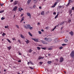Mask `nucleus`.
<instances>
[{
    "label": "nucleus",
    "instance_id": "obj_1",
    "mask_svg": "<svg viewBox=\"0 0 74 74\" xmlns=\"http://www.w3.org/2000/svg\"><path fill=\"white\" fill-rule=\"evenodd\" d=\"M24 27L27 29H29L30 30H32V29H33V27H31V26L29 24L24 25Z\"/></svg>",
    "mask_w": 74,
    "mask_h": 74
},
{
    "label": "nucleus",
    "instance_id": "obj_2",
    "mask_svg": "<svg viewBox=\"0 0 74 74\" xmlns=\"http://www.w3.org/2000/svg\"><path fill=\"white\" fill-rule=\"evenodd\" d=\"M70 55L72 58H74V50L72 51Z\"/></svg>",
    "mask_w": 74,
    "mask_h": 74
},
{
    "label": "nucleus",
    "instance_id": "obj_3",
    "mask_svg": "<svg viewBox=\"0 0 74 74\" xmlns=\"http://www.w3.org/2000/svg\"><path fill=\"white\" fill-rule=\"evenodd\" d=\"M40 41L42 42V44H48L44 40H40Z\"/></svg>",
    "mask_w": 74,
    "mask_h": 74
},
{
    "label": "nucleus",
    "instance_id": "obj_4",
    "mask_svg": "<svg viewBox=\"0 0 74 74\" xmlns=\"http://www.w3.org/2000/svg\"><path fill=\"white\" fill-rule=\"evenodd\" d=\"M64 61L63 60V58L61 57L60 58V62H62Z\"/></svg>",
    "mask_w": 74,
    "mask_h": 74
},
{
    "label": "nucleus",
    "instance_id": "obj_5",
    "mask_svg": "<svg viewBox=\"0 0 74 74\" xmlns=\"http://www.w3.org/2000/svg\"><path fill=\"white\" fill-rule=\"evenodd\" d=\"M32 40H34V41H35L36 42H38V39H37L36 38H32Z\"/></svg>",
    "mask_w": 74,
    "mask_h": 74
},
{
    "label": "nucleus",
    "instance_id": "obj_6",
    "mask_svg": "<svg viewBox=\"0 0 74 74\" xmlns=\"http://www.w3.org/2000/svg\"><path fill=\"white\" fill-rule=\"evenodd\" d=\"M19 3L18 1H15L14 2V5H16V4H18V3Z\"/></svg>",
    "mask_w": 74,
    "mask_h": 74
},
{
    "label": "nucleus",
    "instance_id": "obj_7",
    "mask_svg": "<svg viewBox=\"0 0 74 74\" xmlns=\"http://www.w3.org/2000/svg\"><path fill=\"white\" fill-rule=\"evenodd\" d=\"M18 8V7L17 6H15L14 7V8L13 10L14 11H16V10Z\"/></svg>",
    "mask_w": 74,
    "mask_h": 74
},
{
    "label": "nucleus",
    "instance_id": "obj_8",
    "mask_svg": "<svg viewBox=\"0 0 74 74\" xmlns=\"http://www.w3.org/2000/svg\"><path fill=\"white\" fill-rule=\"evenodd\" d=\"M69 34H71V35L72 36H73L74 34V33H73V31H71L69 33Z\"/></svg>",
    "mask_w": 74,
    "mask_h": 74
},
{
    "label": "nucleus",
    "instance_id": "obj_9",
    "mask_svg": "<svg viewBox=\"0 0 74 74\" xmlns=\"http://www.w3.org/2000/svg\"><path fill=\"white\" fill-rule=\"evenodd\" d=\"M56 4H57V3H56V2L54 5H53L52 6H51V8H53L54 7H55V6H56Z\"/></svg>",
    "mask_w": 74,
    "mask_h": 74
},
{
    "label": "nucleus",
    "instance_id": "obj_10",
    "mask_svg": "<svg viewBox=\"0 0 74 74\" xmlns=\"http://www.w3.org/2000/svg\"><path fill=\"white\" fill-rule=\"evenodd\" d=\"M22 10H23V9L21 8H18V11H20V12H21V11Z\"/></svg>",
    "mask_w": 74,
    "mask_h": 74
},
{
    "label": "nucleus",
    "instance_id": "obj_11",
    "mask_svg": "<svg viewBox=\"0 0 74 74\" xmlns=\"http://www.w3.org/2000/svg\"><path fill=\"white\" fill-rule=\"evenodd\" d=\"M44 57H41V56H39V57H38V59L39 60H40V59H44Z\"/></svg>",
    "mask_w": 74,
    "mask_h": 74
},
{
    "label": "nucleus",
    "instance_id": "obj_12",
    "mask_svg": "<svg viewBox=\"0 0 74 74\" xmlns=\"http://www.w3.org/2000/svg\"><path fill=\"white\" fill-rule=\"evenodd\" d=\"M52 41V39L51 38H49L48 39V40H47V41L48 42H51Z\"/></svg>",
    "mask_w": 74,
    "mask_h": 74
},
{
    "label": "nucleus",
    "instance_id": "obj_13",
    "mask_svg": "<svg viewBox=\"0 0 74 74\" xmlns=\"http://www.w3.org/2000/svg\"><path fill=\"white\" fill-rule=\"evenodd\" d=\"M71 1V0H69V2L66 5V6H68L70 4V2Z\"/></svg>",
    "mask_w": 74,
    "mask_h": 74
},
{
    "label": "nucleus",
    "instance_id": "obj_14",
    "mask_svg": "<svg viewBox=\"0 0 74 74\" xmlns=\"http://www.w3.org/2000/svg\"><path fill=\"white\" fill-rule=\"evenodd\" d=\"M7 48H8V49L9 50H10V49H11V46H9V47H7Z\"/></svg>",
    "mask_w": 74,
    "mask_h": 74
},
{
    "label": "nucleus",
    "instance_id": "obj_15",
    "mask_svg": "<svg viewBox=\"0 0 74 74\" xmlns=\"http://www.w3.org/2000/svg\"><path fill=\"white\" fill-rule=\"evenodd\" d=\"M27 15L28 16H30V15H31L30 13H27Z\"/></svg>",
    "mask_w": 74,
    "mask_h": 74
},
{
    "label": "nucleus",
    "instance_id": "obj_16",
    "mask_svg": "<svg viewBox=\"0 0 74 74\" xmlns=\"http://www.w3.org/2000/svg\"><path fill=\"white\" fill-rule=\"evenodd\" d=\"M24 17H23V18H22V19L20 21V22L21 23L23 21H24Z\"/></svg>",
    "mask_w": 74,
    "mask_h": 74
},
{
    "label": "nucleus",
    "instance_id": "obj_17",
    "mask_svg": "<svg viewBox=\"0 0 74 74\" xmlns=\"http://www.w3.org/2000/svg\"><path fill=\"white\" fill-rule=\"evenodd\" d=\"M31 1H32V0H29L27 1V3L28 4H29L30 3V2H31Z\"/></svg>",
    "mask_w": 74,
    "mask_h": 74
},
{
    "label": "nucleus",
    "instance_id": "obj_18",
    "mask_svg": "<svg viewBox=\"0 0 74 74\" xmlns=\"http://www.w3.org/2000/svg\"><path fill=\"white\" fill-rule=\"evenodd\" d=\"M41 15H44L45 14L44 13V11H42L41 13Z\"/></svg>",
    "mask_w": 74,
    "mask_h": 74
},
{
    "label": "nucleus",
    "instance_id": "obj_19",
    "mask_svg": "<svg viewBox=\"0 0 74 74\" xmlns=\"http://www.w3.org/2000/svg\"><path fill=\"white\" fill-rule=\"evenodd\" d=\"M27 41H25V42H26V43H27V44H28V43H29V40H27Z\"/></svg>",
    "mask_w": 74,
    "mask_h": 74
},
{
    "label": "nucleus",
    "instance_id": "obj_20",
    "mask_svg": "<svg viewBox=\"0 0 74 74\" xmlns=\"http://www.w3.org/2000/svg\"><path fill=\"white\" fill-rule=\"evenodd\" d=\"M21 38H24V39L25 38V37L22 34L21 35Z\"/></svg>",
    "mask_w": 74,
    "mask_h": 74
},
{
    "label": "nucleus",
    "instance_id": "obj_21",
    "mask_svg": "<svg viewBox=\"0 0 74 74\" xmlns=\"http://www.w3.org/2000/svg\"><path fill=\"white\" fill-rule=\"evenodd\" d=\"M48 38H44V40H45L46 41H48Z\"/></svg>",
    "mask_w": 74,
    "mask_h": 74
},
{
    "label": "nucleus",
    "instance_id": "obj_22",
    "mask_svg": "<svg viewBox=\"0 0 74 74\" xmlns=\"http://www.w3.org/2000/svg\"><path fill=\"white\" fill-rule=\"evenodd\" d=\"M4 10H3L1 11H0V13H3V12H4Z\"/></svg>",
    "mask_w": 74,
    "mask_h": 74
},
{
    "label": "nucleus",
    "instance_id": "obj_23",
    "mask_svg": "<svg viewBox=\"0 0 74 74\" xmlns=\"http://www.w3.org/2000/svg\"><path fill=\"white\" fill-rule=\"evenodd\" d=\"M47 63L48 64H51V63H52V62L51 61H49Z\"/></svg>",
    "mask_w": 74,
    "mask_h": 74
},
{
    "label": "nucleus",
    "instance_id": "obj_24",
    "mask_svg": "<svg viewBox=\"0 0 74 74\" xmlns=\"http://www.w3.org/2000/svg\"><path fill=\"white\" fill-rule=\"evenodd\" d=\"M71 20L70 19L68 20V23H70V22H71Z\"/></svg>",
    "mask_w": 74,
    "mask_h": 74
},
{
    "label": "nucleus",
    "instance_id": "obj_25",
    "mask_svg": "<svg viewBox=\"0 0 74 74\" xmlns=\"http://www.w3.org/2000/svg\"><path fill=\"white\" fill-rule=\"evenodd\" d=\"M20 44H21V40H18L17 41Z\"/></svg>",
    "mask_w": 74,
    "mask_h": 74
},
{
    "label": "nucleus",
    "instance_id": "obj_26",
    "mask_svg": "<svg viewBox=\"0 0 74 74\" xmlns=\"http://www.w3.org/2000/svg\"><path fill=\"white\" fill-rule=\"evenodd\" d=\"M70 14H71V13L72 12V10H70L69 11Z\"/></svg>",
    "mask_w": 74,
    "mask_h": 74
},
{
    "label": "nucleus",
    "instance_id": "obj_27",
    "mask_svg": "<svg viewBox=\"0 0 74 74\" xmlns=\"http://www.w3.org/2000/svg\"><path fill=\"white\" fill-rule=\"evenodd\" d=\"M38 50H40L41 48H40V47H38L37 48Z\"/></svg>",
    "mask_w": 74,
    "mask_h": 74
},
{
    "label": "nucleus",
    "instance_id": "obj_28",
    "mask_svg": "<svg viewBox=\"0 0 74 74\" xmlns=\"http://www.w3.org/2000/svg\"><path fill=\"white\" fill-rule=\"evenodd\" d=\"M30 63L31 64H32V65H34V64H33V63L31 61H30Z\"/></svg>",
    "mask_w": 74,
    "mask_h": 74
},
{
    "label": "nucleus",
    "instance_id": "obj_29",
    "mask_svg": "<svg viewBox=\"0 0 74 74\" xmlns=\"http://www.w3.org/2000/svg\"><path fill=\"white\" fill-rule=\"evenodd\" d=\"M28 33L30 36H32V34H31V33H30V32H28Z\"/></svg>",
    "mask_w": 74,
    "mask_h": 74
},
{
    "label": "nucleus",
    "instance_id": "obj_30",
    "mask_svg": "<svg viewBox=\"0 0 74 74\" xmlns=\"http://www.w3.org/2000/svg\"><path fill=\"white\" fill-rule=\"evenodd\" d=\"M29 52H30V53H31V52H32V49H30L29 51Z\"/></svg>",
    "mask_w": 74,
    "mask_h": 74
},
{
    "label": "nucleus",
    "instance_id": "obj_31",
    "mask_svg": "<svg viewBox=\"0 0 74 74\" xmlns=\"http://www.w3.org/2000/svg\"><path fill=\"white\" fill-rule=\"evenodd\" d=\"M64 22L63 23L61 22L60 24V25H63L64 24Z\"/></svg>",
    "mask_w": 74,
    "mask_h": 74
},
{
    "label": "nucleus",
    "instance_id": "obj_32",
    "mask_svg": "<svg viewBox=\"0 0 74 74\" xmlns=\"http://www.w3.org/2000/svg\"><path fill=\"white\" fill-rule=\"evenodd\" d=\"M16 27L17 29H19V26H18V25H16Z\"/></svg>",
    "mask_w": 74,
    "mask_h": 74
},
{
    "label": "nucleus",
    "instance_id": "obj_33",
    "mask_svg": "<svg viewBox=\"0 0 74 74\" xmlns=\"http://www.w3.org/2000/svg\"><path fill=\"white\" fill-rule=\"evenodd\" d=\"M29 68L31 69H32V70H33V69H34L31 66H29Z\"/></svg>",
    "mask_w": 74,
    "mask_h": 74
},
{
    "label": "nucleus",
    "instance_id": "obj_34",
    "mask_svg": "<svg viewBox=\"0 0 74 74\" xmlns=\"http://www.w3.org/2000/svg\"><path fill=\"white\" fill-rule=\"evenodd\" d=\"M7 40L9 42L11 43V41H10V40H9L8 39H7Z\"/></svg>",
    "mask_w": 74,
    "mask_h": 74
},
{
    "label": "nucleus",
    "instance_id": "obj_35",
    "mask_svg": "<svg viewBox=\"0 0 74 74\" xmlns=\"http://www.w3.org/2000/svg\"><path fill=\"white\" fill-rule=\"evenodd\" d=\"M39 63H40V64L42 65V62H39Z\"/></svg>",
    "mask_w": 74,
    "mask_h": 74
},
{
    "label": "nucleus",
    "instance_id": "obj_36",
    "mask_svg": "<svg viewBox=\"0 0 74 74\" xmlns=\"http://www.w3.org/2000/svg\"><path fill=\"white\" fill-rule=\"evenodd\" d=\"M62 46H65V45H66V44H62Z\"/></svg>",
    "mask_w": 74,
    "mask_h": 74
},
{
    "label": "nucleus",
    "instance_id": "obj_37",
    "mask_svg": "<svg viewBox=\"0 0 74 74\" xmlns=\"http://www.w3.org/2000/svg\"><path fill=\"white\" fill-rule=\"evenodd\" d=\"M5 19V18L4 17H2L1 18V20H4Z\"/></svg>",
    "mask_w": 74,
    "mask_h": 74
},
{
    "label": "nucleus",
    "instance_id": "obj_38",
    "mask_svg": "<svg viewBox=\"0 0 74 74\" xmlns=\"http://www.w3.org/2000/svg\"><path fill=\"white\" fill-rule=\"evenodd\" d=\"M2 35H3V36H4L5 35V34L4 33H3Z\"/></svg>",
    "mask_w": 74,
    "mask_h": 74
},
{
    "label": "nucleus",
    "instance_id": "obj_39",
    "mask_svg": "<svg viewBox=\"0 0 74 74\" xmlns=\"http://www.w3.org/2000/svg\"><path fill=\"white\" fill-rule=\"evenodd\" d=\"M64 41L65 42H67V41H68V40H67V39H65L64 40Z\"/></svg>",
    "mask_w": 74,
    "mask_h": 74
},
{
    "label": "nucleus",
    "instance_id": "obj_40",
    "mask_svg": "<svg viewBox=\"0 0 74 74\" xmlns=\"http://www.w3.org/2000/svg\"><path fill=\"white\" fill-rule=\"evenodd\" d=\"M36 7V5H34L33 7L34 8H35Z\"/></svg>",
    "mask_w": 74,
    "mask_h": 74
},
{
    "label": "nucleus",
    "instance_id": "obj_41",
    "mask_svg": "<svg viewBox=\"0 0 74 74\" xmlns=\"http://www.w3.org/2000/svg\"><path fill=\"white\" fill-rule=\"evenodd\" d=\"M60 49H63V47H60Z\"/></svg>",
    "mask_w": 74,
    "mask_h": 74
},
{
    "label": "nucleus",
    "instance_id": "obj_42",
    "mask_svg": "<svg viewBox=\"0 0 74 74\" xmlns=\"http://www.w3.org/2000/svg\"><path fill=\"white\" fill-rule=\"evenodd\" d=\"M38 33L39 34H41V32L40 31H38Z\"/></svg>",
    "mask_w": 74,
    "mask_h": 74
},
{
    "label": "nucleus",
    "instance_id": "obj_43",
    "mask_svg": "<svg viewBox=\"0 0 74 74\" xmlns=\"http://www.w3.org/2000/svg\"><path fill=\"white\" fill-rule=\"evenodd\" d=\"M72 10H74V7H73L71 9Z\"/></svg>",
    "mask_w": 74,
    "mask_h": 74
},
{
    "label": "nucleus",
    "instance_id": "obj_44",
    "mask_svg": "<svg viewBox=\"0 0 74 74\" xmlns=\"http://www.w3.org/2000/svg\"><path fill=\"white\" fill-rule=\"evenodd\" d=\"M56 12H54L53 13V15H56Z\"/></svg>",
    "mask_w": 74,
    "mask_h": 74
},
{
    "label": "nucleus",
    "instance_id": "obj_45",
    "mask_svg": "<svg viewBox=\"0 0 74 74\" xmlns=\"http://www.w3.org/2000/svg\"><path fill=\"white\" fill-rule=\"evenodd\" d=\"M55 60L57 61V62H58V61H59V60H58V59H56Z\"/></svg>",
    "mask_w": 74,
    "mask_h": 74
},
{
    "label": "nucleus",
    "instance_id": "obj_46",
    "mask_svg": "<svg viewBox=\"0 0 74 74\" xmlns=\"http://www.w3.org/2000/svg\"><path fill=\"white\" fill-rule=\"evenodd\" d=\"M42 49H45L46 48H41Z\"/></svg>",
    "mask_w": 74,
    "mask_h": 74
},
{
    "label": "nucleus",
    "instance_id": "obj_47",
    "mask_svg": "<svg viewBox=\"0 0 74 74\" xmlns=\"http://www.w3.org/2000/svg\"><path fill=\"white\" fill-rule=\"evenodd\" d=\"M58 16H56L55 17V19H56V18H58Z\"/></svg>",
    "mask_w": 74,
    "mask_h": 74
},
{
    "label": "nucleus",
    "instance_id": "obj_48",
    "mask_svg": "<svg viewBox=\"0 0 74 74\" xmlns=\"http://www.w3.org/2000/svg\"><path fill=\"white\" fill-rule=\"evenodd\" d=\"M18 62L20 63H21V60H19L18 61Z\"/></svg>",
    "mask_w": 74,
    "mask_h": 74
},
{
    "label": "nucleus",
    "instance_id": "obj_49",
    "mask_svg": "<svg viewBox=\"0 0 74 74\" xmlns=\"http://www.w3.org/2000/svg\"><path fill=\"white\" fill-rule=\"evenodd\" d=\"M30 62H28V63H27V64L28 65H29V64H30Z\"/></svg>",
    "mask_w": 74,
    "mask_h": 74
},
{
    "label": "nucleus",
    "instance_id": "obj_50",
    "mask_svg": "<svg viewBox=\"0 0 74 74\" xmlns=\"http://www.w3.org/2000/svg\"><path fill=\"white\" fill-rule=\"evenodd\" d=\"M63 27H62L61 28V29H60L61 30H62V29H63Z\"/></svg>",
    "mask_w": 74,
    "mask_h": 74
},
{
    "label": "nucleus",
    "instance_id": "obj_51",
    "mask_svg": "<svg viewBox=\"0 0 74 74\" xmlns=\"http://www.w3.org/2000/svg\"><path fill=\"white\" fill-rule=\"evenodd\" d=\"M5 29H8V28H7V26H5Z\"/></svg>",
    "mask_w": 74,
    "mask_h": 74
},
{
    "label": "nucleus",
    "instance_id": "obj_52",
    "mask_svg": "<svg viewBox=\"0 0 74 74\" xmlns=\"http://www.w3.org/2000/svg\"><path fill=\"white\" fill-rule=\"evenodd\" d=\"M7 71V69H4V71L5 72V71Z\"/></svg>",
    "mask_w": 74,
    "mask_h": 74
},
{
    "label": "nucleus",
    "instance_id": "obj_53",
    "mask_svg": "<svg viewBox=\"0 0 74 74\" xmlns=\"http://www.w3.org/2000/svg\"><path fill=\"white\" fill-rule=\"evenodd\" d=\"M62 6H60L59 7V8H62Z\"/></svg>",
    "mask_w": 74,
    "mask_h": 74
},
{
    "label": "nucleus",
    "instance_id": "obj_54",
    "mask_svg": "<svg viewBox=\"0 0 74 74\" xmlns=\"http://www.w3.org/2000/svg\"><path fill=\"white\" fill-rule=\"evenodd\" d=\"M14 0H11V1H10L11 3H12V2H13Z\"/></svg>",
    "mask_w": 74,
    "mask_h": 74
},
{
    "label": "nucleus",
    "instance_id": "obj_55",
    "mask_svg": "<svg viewBox=\"0 0 74 74\" xmlns=\"http://www.w3.org/2000/svg\"><path fill=\"white\" fill-rule=\"evenodd\" d=\"M19 55H22V54H21V53H19Z\"/></svg>",
    "mask_w": 74,
    "mask_h": 74
},
{
    "label": "nucleus",
    "instance_id": "obj_56",
    "mask_svg": "<svg viewBox=\"0 0 74 74\" xmlns=\"http://www.w3.org/2000/svg\"><path fill=\"white\" fill-rule=\"evenodd\" d=\"M48 56H51V54L49 53L48 54Z\"/></svg>",
    "mask_w": 74,
    "mask_h": 74
},
{
    "label": "nucleus",
    "instance_id": "obj_57",
    "mask_svg": "<svg viewBox=\"0 0 74 74\" xmlns=\"http://www.w3.org/2000/svg\"><path fill=\"white\" fill-rule=\"evenodd\" d=\"M15 39L14 38H13L12 39V40H13V41H15Z\"/></svg>",
    "mask_w": 74,
    "mask_h": 74
},
{
    "label": "nucleus",
    "instance_id": "obj_58",
    "mask_svg": "<svg viewBox=\"0 0 74 74\" xmlns=\"http://www.w3.org/2000/svg\"><path fill=\"white\" fill-rule=\"evenodd\" d=\"M39 8L40 9H41V6H40V7H39Z\"/></svg>",
    "mask_w": 74,
    "mask_h": 74
},
{
    "label": "nucleus",
    "instance_id": "obj_59",
    "mask_svg": "<svg viewBox=\"0 0 74 74\" xmlns=\"http://www.w3.org/2000/svg\"><path fill=\"white\" fill-rule=\"evenodd\" d=\"M22 16H23V14H21V16L22 17Z\"/></svg>",
    "mask_w": 74,
    "mask_h": 74
},
{
    "label": "nucleus",
    "instance_id": "obj_60",
    "mask_svg": "<svg viewBox=\"0 0 74 74\" xmlns=\"http://www.w3.org/2000/svg\"><path fill=\"white\" fill-rule=\"evenodd\" d=\"M48 27H46L45 29H48Z\"/></svg>",
    "mask_w": 74,
    "mask_h": 74
},
{
    "label": "nucleus",
    "instance_id": "obj_61",
    "mask_svg": "<svg viewBox=\"0 0 74 74\" xmlns=\"http://www.w3.org/2000/svg\"><path fill=\"white\" fill-rule=\"evenodd\" d=\"M38 24L39 25H40V23H38Z\"/></svg>",
    "mask_w": 74,
    "mask_h": 74
},
{
    "label": "nucleus",
    "instance_id": "obj_62",
    "mask_svg": "<svg viewBox=\"0 0 74 74\" xmlns=\"http://www.w3.org/2000/svg\"><path fill=\"white\" fill-rule=\"evenodd\" d=\"M3 4H1V6H3Z\"/></svg>",
    "mask_w": 74,
    "mask_h": 74
},
{
    "label": "nucleus",
    "instance_id": "obj_63",
    "mask_svg": "<svg viewBox=\"0 0 74 74\" xmlns=\"http://www.w3.org/2000/svg\"><path fill=\"white\" fill-rule=\"evenodd\" d=\"M55 29L54 28L53 29H52V31H53L54 30H55Z\"/></svg>",
    "mask_w": 74,
    "mask_h": 74
},
{
    "label": "nucleus",
    "instance_id": "obj_64",
    "mask_svg": "<svg viewBox=\"0 0 74 74\" xmlns=\"http://www.w3.org/2000/svg\"><path fill=\"white\" fill-rule=\"evenodd\" d=\"M56 26H57L56 25V26H55V27H54V28L55 29L56 28Z\"/></svg>",
    "mask_w": 74,
    "mask_h": 74
}]
</instances>
